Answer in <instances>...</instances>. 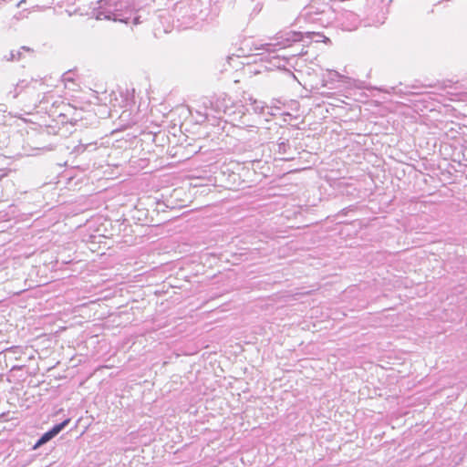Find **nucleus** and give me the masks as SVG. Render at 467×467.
<instances>
[{
  "instance_id": "obj_1",
  "label": "nucleus",
  "mask_w": 467,
  "mask_h": 467,
  "mask_svg": "<svg viewBox=\"0 0 467 467\" xmlns=\"http://www.w3.org/2000/svg\"><path fill=\"white\" fill-rule=\"evenodd\" d=\"M69 422V420H66L63 422L55 425L50 431L44 433L42 437L37 441V442L35 444L34 449L38 448L39 446L43 445L44 443L50 441L52 438H54L57 434H58Z\"/></svg>"
}]
</instances>
